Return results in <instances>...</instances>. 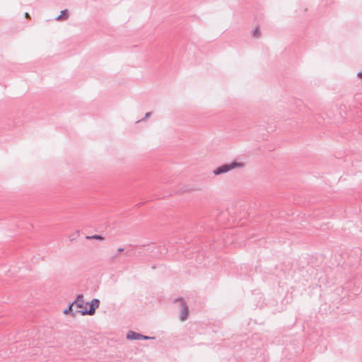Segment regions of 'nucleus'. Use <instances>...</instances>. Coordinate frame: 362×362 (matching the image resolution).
<instances>
[{
  "label": "nucleus",
  "mask_w": 362,
  "mask_h": 362,
  "mask_svg": "<svg viewBox=\"0 0 362 362\" xmlns=\"http://www.w3.org/2000/svg\"><path fill=\"white\" fill-rule=\"evenodd\" d=\"M69 16V12L67 9H64L61 11V13L55 18L57 21H63L68 19Z\"/></svg>",
  "instance_id": "obj_6"
},
{
  "label": "nucleus",
  "mask_w": 362,
  "mask_h": 362,
  "mask_svg": "<svg viewBox=\"0 0 362 362\" xmlns=\"http://www.w3.org/2000/svg\"><path fill=\"white\" fill-rule=\"evenodd\" d=\"M151 115V112H147L146 113L145 118H147Z\"/></svg>",
  "instance_id": "obj_11"
},
{
  "label": "nucleus",
  "mask_w": 362,
  "mask_h": 362,
  "mask_svg": "<svg viewBox=\"0 0 362 362\" xmlns=\"http://www.w3.org/2000/svg\"><path fill=\"white\" fill-rule=\"evenodd\" d=\"M87 238L88 239H96V240H104V238L102 237L101 235H92V236H90V237H87Z\"/></svg>",
  "instance_id": "obj_9"
},
{
  "label": "nucleus",
  "mask_w": 362,
  "mask_h": 362,
  "mask_svg": "<svg viewBox=\"0 0 362 362\" xmlns=\"http://www.w3.org/2000/svg\"><path fill=\"white\" fill-rule=\"evenodd\" d=\"M357 76L359 77V78H362V72H358Z\"/></svg>",
  "instance_id": "obj_12"
},
{
  "label": "nucleus",
  "mask_w": 362,
  "mask_h": 362,
  "mask_svg": "<svg viewBox=\"0 0 362 362\" xmlns=\"http://www.w3.org/2000/svg\"><path fill=\"white\" fill-rule=\"evenodd\" d=\"M252 36L254 37H258L260 36V30L258 28H255L253 30H252Z\"/></svg>",
  "instance_id": "obj_8"
},
{
  "label": "nucleus",
  "mask_w": 362,
  "mask_h": 362,
  "mask_svg": "<svg viewBox=\"0 0 362 362\" xmlns=\"http://www.w3.org/2000/svg\"><path fill=\"white\" fill-rule=\"evenodd\" d=\"M141 339H154V337H149L143 334H141Z\"/></svg>",
  "instance_id": "obj_10"
},
{
  "label": "nucleus",
  "mask_w": 362,
  "mask_h": 362,
  "mask_svg": "<svg viewBox=\"0 0 362 362\" xmlns=\"http://www.w3.org/2000/svg\"><path fill=\"white\" fill-rule=\"evenodd\" d=\"M141 334L135 332L134 331H129L127 334V338L130 340H140L141 339Z\"/></svg>",
  "instance_id": "obj_7"
},
{
  "label": "nucleus",
  "mask_w": 362,
  "mask_h": 362,
  "mask_svg": "<svg viewBox=\"0 0 362 362\" xmlns=\"http://www.w3.org/2000/svg\"><path fill=\"white\" fill-rule=\"evenodd\" d=\"M117 251H118L119 252H123V251H124V248L119 247V248L117 250Z\"/></svg>",
  "instance_id": "obj_13"
},
{
  "label": "nucleus",
  "mask_w": 362,
  "mask_h": 362,
  "mask_svg": "<svg viewBox=\"0 0 362 362\" xmlns=\"http://www.w3.org/2000/svg\"><path fill=\"white\" fill-rule=\"evenodd\" d=\"M25 17H26V18H30V16H29V14H28V13H25Z\"/></svg>",
  "instance_id": "obj_14"
},
{
  "label": "nucleus",
  "mask_w": 362,
  "mask_h": 362,
  "mask_svg": "<svg viewBox=\"0 0 362 362\" xmlns=\"http://www.w3.org/2000/svg\"><path fill=\"white\" fill-rule=\"evenodd\" d=\"M74 304L72 302L67 308H66L63 313L65 315H70L72 317H76L78 313H80L79 310H74L73 308L74 307Z\"/></svg>",
  "instance_id": "obj_5"
},
{
  "label": "nucleus",
  "mask_w": 362,
  "mask_h": 362,
  "mask_svg": "<svg viewBox=\"0 0 362 362\" xmlns=\"http://www.w3.org/2000/svg\"><path fill=\"white\" fill-rule=\"evenodd\" d=\"M74 305L79 308L80 310L84 309V307H86L85 305V302L83 300V296L82 294H79L77 296L76 298L73 301Z\"/></svg>",
  "instance_id": "obj_4"
},
{
  "label": "nucleus",
  "mask_w": 362,
  "mask_h": 362,
  "mask_svg": "<svg viewBox=\"0 0 362 362\" xmlns=\"http://www.w3.org/2000/svg\"><path fill=\"white\" fill-rule=\"evenodd\" d=\"M175 303H178L179 308L181 310V315L180 317V320L181 321H185L187 319L189 308L187 305L185 303L183 299L177 298L175 300Z\"/></svg>",
  "instance_id": "obj_3"
},
{
  "label": "nucleus",
  "mask_w": 362,
  "mask_h": 362,
  "mask_svg": "<svg viewBox=\"0 0 362 362\" xmlns=\"http://www.w3.org/2000/svg\"><path fill=\"white\" fill-rule=\"evenodd\" d=\"M90 308L88 310L86 307L84 309L79 310L80 314L82 315H93L95 313V310L100 305V300L97 298L93 299L89 303Z\"/></svg>",
  "instance_id": "obj_2"
},
{
  "label": "nucleus",
  "mask_w": 362,
  "mask_h": 362,
  "mask_svg": "<svg viewBox=\"0 0 362 362\" xmlns=\"http://www.w3.org/2000/svg\"><path fill=\"white\" fill-rule=\"evenodd\" d=\"M243 166H244V164L243 163L234 161L230 163L224 164L223 165H221V166L216 168V169H214L213 170V173L215 175H219L221 174L226 173H228L233 169H235V168H241Z\"/></svg>",
  "instance_id": "obj_1"
}]
</instances>
